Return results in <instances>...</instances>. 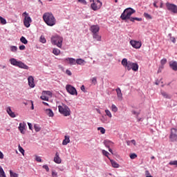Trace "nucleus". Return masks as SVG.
I'll return each instance as SVG.
<instances>
[{
    "instance_id": "f257e3e1",
    "label": "nucleus",
    "mask_w": 177,
    "mask_h": 177,
    "mask_svg": "<svg viewBox=\"0 0 177 177\" xmlns=\"http://www.w3.org/2000/svg\"><path fill=\"white\" fill-rule=\"evenodd\" d=\"M135 12V10H133V8H127L122 13L120 19H122V20H128V19H130V21H135V20H136L137 21H142V18L131 17V16H132V15H133Z\"/></svg>"
},
{
    "instance_id": "f03ea898",
    "label": "nucleus",
    "mask_w": 177,
    "mask_h": 177,
    "mask_svg": "<svg viewBox=\"0 0 177 177\" xmlns=\"http://www.w3.org/2000/svg\"><path fill=\"white\" fill-rule=\"evenodd\" d=\"M43 19L44 23L50 27H53L56 24V18H55L52 12H45L43 15Z\"/></svg>"
},
{
    "instance_id": "7ed1b4c3",
    "label": "nucleus",
    "mask_w": 177,
    "mask_h": 177,
    "mask_svg": "<svg viewBox=\"0 0 177 177\" xmlns=\"http://www.w3.org/2000/svg\"><path fill=\"white\" fill-rule=\"evenodd\" d=\"M58 110L60 114H62V115H64V117L71 115V110H70V108H68V106L64 104H62L61 105L58 106Z\"/></svg>"
},
{
    "instance_id": "20e7f679",
    "label": "nucleus",
    "mask_w": 177,
    "mask_h": 177,
    "mask_svg": "<svg viewBox=\"0 0 177 177\" xmlns=\"http://www.w3.org/2000/svg\"><path fill=\"white\" fill-rule=\"evenodd\" d=\"M10 63L12 66H15V67H19V68H24V70H28V66L26 65L21 61H17V59L12 58L10 59Z\"/></svg>"
},
{
    "instance_id": "39448f33",
    "label": "nucleus",
    "mask_w": 177,
    "mask_h": 177,
    "mask_svg": "<svg viewBox=\"0 0 177 177\" xmlns=\"http://www.w3.org/2000/svg\"><path fill=\"white\" fill-rule=\"evenodd\" d=\"M51 43L53 45H56L58 48H62L63 45V37L60 36H53L51 37Z\"/></svg>"
},
{
    "instance_id": "423d86ee",
    "label": "nucleus",
    "mask_w": 177,
    "mask_h": 177,
    "mask_svg": "<svg viewBox=\"0 0 177 177\" xmlns=\"http://www.w3.org/2000/svg\"><path fill=\"white\" fill-rule=\"evenodd\" d=\"M22 16L24 18V25L25 26V27H26L27 28H28V27H30V26H31V23L32 21V20L31 19V17H30V15H28V12H24L22 14Z\"/></svg>"
},
{
    "instance_id": "0eeeda50",
    "label": "nucleus",
    "mask_w": 177,
    "mask_h": 177,
    "mask_svg": "<svg viewBox=\"0 0 177 177\" xmlns=\"http://www.w3.org/2000/svg\"><path fill=\"white\" fill-rule=\"evenodd\" d=\"M52 91H44L41 93V96L40 97V99H41V100H46V102H49V97H52Z\"/></svg>"
},
{
    "instance_id": "6e6552de",
    "label": "nucleus",
    "mask_w": 177,
    "mask_h": 177,
    "mask_svg": "<svg viewBox=\"0 0 177 177\" xmlns=\"http://www.w3.org/2000/svg\"><path fill=\"white\" fill-rule=\"evenodd\" d=\"M90 2H93L91 4V8L93 10H99V9L102 8V2L99 0L96 1H95V0H90Z\"/></svg>"
},
{
    "instance_id": "1a4fd4ad",
    "label": "nucleus",
    "mask_w": 177,
    "mask_h": 177,
    "mask_svg": "<svg viewBox=\"0 0 177 177\" xmlns=\"http://www.w3.org/2000/svg\"><path fill=\"white\" fill-rule=\"evenodd\" d=\"M133 64V62H132L131 61H128V59L127 58H124L122 60V66H123V67L127 68L128 70V71H129L132 69Z\"/></svg>"
},
{
    "instance_id": "9d476101",
    "label": "nucleus",
    "mask_w": 177,
    "mask_h": 177,
    "mask_svg": "<svg viewBox=\"0 0 177 177\" xmlns=\"http://www.w3.org/2000/svg\"><path fill=\"white\" fill-rule=\"evenodd\" d=\"M166 6L168 10L177 15V6L173 3H167Z\"/></svg>"
},
{
    "instance_id": "9b49d317",
    "label": "nucleus",
    "mask_w": 177,
    "mask_h": 177,
    "mask_svg": "<svg viewBox=\"0 0 177 177\" xmlns=\"http://www.w3.org/2000/svg\"><path fill=\"white\" fill-rule=\"evenodd\" d=\"M66 89L67 92L70 93V95H78V93H77V89L70 84H67L66 86Z\"/></svg>"
},
{
    "instance_id": "f8f14e48",
    "label": "nucleus",
    "mask_w": 177,
    "mask_h": 177,
    "mask_svg": "<svg viewBox=\"0 0 177 177\" xmlns=\"http://www.w3.org/2000/svg\"><path fill=\"white\" fill-rule=\"evenodd\" d=\"M169 138L171 142L177 141V129H171Z\"/></svg>"
},
{
    "instance_id": "ddd939ff",
    "label": "nucleus",
    "mask_w": 177,
    "mask_h": 177,
    "mask_svg": "<svg viewBox=\"0 0 177 177\" xmlns=\"http://www.w3.org/2000/svg\"><path fill=\"white\" fill-rule=\"evenodd\" d=\"M130 44L135 49H140V48L142 47V42L138 41H135V40H131L130 41Z\"/></svg>"
},
{
    "instance_id": "4468645a",
    "label": "nucleus",
    "mask_w": 177,
    "mask_h": 177,
    "mask_svg": "<svg viewBox=\"0 0 177 177\" xmlns=\"http://www.w3.org/2000/svg\"><path fill=\"white\" fill-rule=\"evenodd\" d=\"M27 124H26L25 122H22L19 124V126L18 127L19 131H20L21 133H22V135H24V133H26V127Z\"/></svg>"
},
{
    "instance_id": "2eb2a0df",
    "label": "nucleus",
    "mask_w": 177,
    "mask_h": 177,
    "mask_svg": "<svg viewBox=\"0 0 177 177\" xmlns=\"http://www.w3.org/2000/svg\"><path fill=\"white\" fill-rule=\"evenodd\" d=\"M90 30L91 32H93V35L97 34V32H99V30H100V28L97 25H93L91 26Z\"/></svg>"
},
{
    "instance_id": "dca6fc26",
    "label": "nucleus",
    "mask_w": 177,
    "mask_h": 177,
    "mask_svg": "<svg viewBox=\"0 0 177 177\" xmlns=\"http://www.w3.org/2000/svg\"><path fill=\"white\" fill-rule=\"evenodd\" d=\"M28 82L30 88H34L35 86V84L34 83V77L32 76L28 77Z\"/></svg>"
},
{
    "instance_id": "f3484780",
    "label": "nucleus",
    "mask_w": 177,
    "mask_h": 177,
    "mask_svg": "<svg viewBox=\"0 0 177 177\" xmlns=\"http://www.w3.org/2000/svg\"><path fill=\"white\" fill-rule=\"evenodd\" d=\"M54 162L56 164H62V158H60L59 152H56L55 156L54 157Z\"/></svg>"
},
{
    "instance_id": "a211bd4d",
    "label": "nucleus",
    "mask_w": 177,
    "mask_h": 177,
    "mask_svg": "<svg viewBox=\"0 0 177 177\" xmlns=\"http://www.w3.org/2000/svg\"><path fill=\"white\" fill-rule=\"evenodd\" d=\"M6 111L8 115L11 117V118H15L16 114L15 113V112L12 111V109L10 108V106L7 107Z\"/></svg>"
},
{
    "instance_id": "6ab92c4d",
    "label": "nucleus",
    "mask_w": 177,
    "mask_h": 177,
    "mask_svg": "<svg viewBox=\"0 0 177 177\" xmlns=\"http://www.w3.org/2000/svg\"><path fill=\"white\" fill-rule=\"evenodd\" d=\"M169 64L174 71H177V62L176 61H171L169 62Z\"/></svg>"
},
{
    "instance_id": "aec40b11",
    "label": "nucleus",
    "mask_w": 177,
    "mask_h": 177,
    "mask_svg": "<svg viewBox=\"0 0 177 177\" xmlns=\"http://www.w3.org/2000/svg\"><path fill=\"white\" fill-rule=\"evenodd\" d=\"M115 91L117 92L118 99L119 100H122V93L121 92V88H118L115 89Z\"/></svg>"
},
{
    "instance_id": "412c9836",
    "label": "nucleus",
    "mask_w": 177,
    "mask_h": 177,
    "mask_svg": "<svg viewBox=\"0 0 177 177\" xmlns=\"http://www.w3.org/2000/svg\"><path fill=\"white\" fill-rule=\"evenodd\" d=\"M109 160L111 161L113 168H120V165L118 163L110 158H109Z\"/></svg>"
},
{
    "instance_id": "4be33fe9",
    "label": "nucleus",
    "mask_w": 177,
    "mask_h": 177,
    "mask_svg": "<svg viewBox=\"0 0 177 177\" xmlns=\"http://www.w3.org/2000/svg\"><path fill=\"white\" fill-rule=\"evenodd\" d=\"M45 111L46 114H47L48 117H53V115H55V113H53V111H52V109H47L45 110Z\"/></svg>"
},
{
    "instance_id": "5701e85b",
    "label": "nucleus",
    "mask_w": 177,
    "mask_h": 177,
    "mask_svg": "<svg viewBox=\"0 0 177 177\" xmlns=\"http://www.w3.org/2000/svg\"><path fill=\"white\" fill-rule=\"evenodd\" d=\"M68 143H70V137L65 136V138L62 142V145H63V146H66V145H68Z\"/></svg>"
},
{
    "instance_id": "b1692460",
    "label": "nucleus",
    "mask_w": 177,
    "mask_h": 177,
    "mask_svg": "<svg viewBox=\"0 0 177 177\" xmlns=\"http://www.w3.org/2000/svg\"><path fill=\"white\" fill-rule=\"evenodd\" d=\"M93 38L96 39V41H102V36L99 35L97 33H94L93 35Z\"/></svg>"
},
{
    "instance_id": "393cba45",
    "label": "nucleus",
    "mask_w": 177,
    "mask_h": 177,
    "mask_svg": "<svg viewBox=\"0 0 177 177\" xmlns=\"http://www.w3.org/2000/svg\"><path fill=\"white\" fill-rule=\"evenodd\" d=\"M131 70H133V71H138L139 70V65L136 63H133Z\"/></svg>"
},
{
    "instance_id": "a878e982",
    "label": "nucleus",
    "mask_w": 177,
    "mask_h": 177,
    "mask_svg": "<svg viewBox=\"0 0 177 177\" xmlns=\"http://www.w3.org/2000/svg\"><path fill=\"white\" fill-rule=\"evenodd\" d=\"M76 63H77V64H80L81 66L82 64H85L86 62H85V60H84L82 59H77L76 60Z\"/></svg>"
},
{
    "instance_id": "bb28decb",
    "label": "nucleus",
    "mask_w": 177,
    "mask_h": 177,
    "mask_svg": "<svg viewBox=\"0 0 177 177\" xmlns=\"http://www.w3.org/2000/svg\"><path fill=\"white\" fill-rule=\"evenodd\" d=\"M66 61H69L70 64H75L77 63V61L75 62V59L74 58H66Z\"/></svg>"
},
{
    "instance_id": "cd10ccee",
    "label": "nucleus",
    "mask_w": 177,
    "mask_h": 177,
    "mask_svg": "<svg viewBox=\"0 0 177 177\" xmlns=\"http://www.w3.org/2000/svg\"><path fill=\"white\" fill-rule=\"evenodd\" d=\"M144 17L145 19H147V20H151V19H153V17L147 12L144 13Z\"/></svg>"
},
{
    "instance_id": "c85d7f7f",
    "label": "nucleus",
    "mask_w": 177,
    "mask_h": 177,
    "mask_svg": "<svg viewBox=\"0 0 177 177\" xmlns=\"http://www.w3.org/2000/svg\"><path fill=\"white\" fill-rule=\"evenodd\" d=\"M0 177H6L5 171H3V169L1 166H0Z\"/></svg>"
},
{
    "instance_id": "c756f323",
    "label": "nucleus",
    "mask_w": 177,
    "mask_h": 177,
    "mask_svg": "<svg viewBox=\"0 0 177 177\" xmlns=\"http://www.w3.org/2000/svg\"><path fill=\"white\" fill-rule=\"evenodd\" d=\"M104 143L106 147H107L108 149H110V145L113 144L111 141H109V140H104Z\"/></svg>"
},
{
    "instance_id": "7c9ffc66",
    "label": "nucleus",
    "mask_w": 177,
    "mask_h": 177,
    "mask_svg": "<svg viewBox=\"0 0 177 177\" xmlns=\"http://www.w3.org/2000/svg\"><path fill=\"white\" fill-rule=\"evenodd\" d=\"M53 53L54 55H55V56H58V55H60V50L57 49V48H54L53 50Z\"/></svg>"
},
{
    "instance_id": "2f4dec72",
    "label": "nucleus",
    "mask_w": 177,
    "mask_h": 177,
    "mask_svg": "<svg viewBox=\"0 0 177 177\" xmlns=\"http://www.w3.org/2000/svg\"><path fill=\"white\" fill-rule=\"evenodd\" d=\"M111 111H113V113H117L118 111V108L115 104H112Z\"/></svg>"
},
{
    "instance_id": "473e14b6",
    "label": "nucleus",
    "mask_w": 177,
    "mask_h": 177,
    "mask_svg": "<svg viewBox=\"0 0 177 177\" xmlns=\"http://www.w3.org/2000/svg\"><path fill=\"white\" fill-rule=\"evenodd\" d=\"M162 95L165 97V99H171V95H168V93H165V91H162Z\"/></svg>"
},
{
    "instance_id": "72a5a7b5",
    "label": "nucleus",
    "mask_w": 177,
    "mask_h": 177,
    "mask_svg": "<svg viewBox=\"0 0 177 177\" xmlns=\"http://www.w3.org/2000/svg\"><path fill=\"white\" fill-rule=\"evenodd\" d=\"M20 41L21 42H22V44H24L25 45H26V44H28V41H27V39H26V37H21Z\"/></svg>"
},
{
    "instance_id": "f704fd0d",
    "label": "nucleus",
    "mask_w": 177,
    "mask_h": 177,
    "mask_svg": "<svg viewBox=\"0 0 177 177\" xmlns=\"http://www.w3.org/2000/svg\"><path fill=\"white\" fill-rule=\"evenodd\" d=\"M102 154L103 156H105V157H107L108 159L110 158V157H109V156H110V153L107 151L103 149Z\"/></svg>"
},
{
    "instance_id": "c9c22d12",
    "label": "nucleus",
    "mask_w": 177,
    "mask_h": 177,
    "mask_svg": "<svg viewBox=\"0 0 177 177\" xmlns=\"http://www.w3.org/2000/svg\"><path fill=\"white\" fill-rule=\"evenodd\" d=\"M169 165H172L177 167V160H171L169 162Z\"/></svg>"
},
{
    "instance_id": "e433bc0d",
    "label": "nucleus",
    "mask_w": 177,
    "mask_h": 177,
    "mask_svg": "<svg viewBox=\"0 0 177 177\" xmlns=\"http://www.w3.org/2000/svg\"><path fill=\"white\" fill-rule=\"evenodd\" d=\"M10 177H19V174L13 172L12 170H10Z\"/></svg>"
},
{
    "instance_id": "4c0bfd02",
    "label": "nucleus",
    "mask_w": 177,
    "mask_h": 177,
    "mask_svg": "<svg viewBox=\"0 0 177 177\" xmlns=\"http://www.w3.org/2000/svg\"><path fill=\"white\" fill-rule=\"evenodd\" d=\"M105 113L106 115H107V117H109V118H111V117H113V115H111V112H110L109 109L105 110Z\"/></svg>"
},
{
    "instance_id": "58836bf2",
    "label": "nucleus",
    "mask_w": 177,
    "mask_h": 177,
    "mask_svg": "<svg viewBox=\"0 0 177 177\" xmlns=\"http://www.w3.org/2000/svg\"><path fill=\"white\" fill-rule=\"evenodd\" d=\"M0 21H1V24L5 25L6 24V19H5L3 17L0 16Z\"/></svg>"
},
{
    "instance_id": "ea45409f",
    "label": "nucleus",
    "mask_w": 177,
    "mask_h": 177,
    "mask_svg": "<svg viewBox=\"0 0 177 177\" xmlns=\"http://www.w3.org/2000/svg\"><path fill=\"white\" fill-rule=\"evenodd\" d=\"M97 131H100V132H101V133H102V135H104V133H106V129H104V128H103V127H98Z\"/></svg>"
},
{
    "instance_id": "a19ab883",
    "label": "nucleus",
    "mask_w": 177,
    "mask_h": 177,
    "mask_svg": "<svg viewBox=\"0 0 177 177\" xmlns=\"http://www.w3.org/2000/svg\"><path fill=\"white\" fill-rule=\"evenodd\" d=\"M40 42H41V44H46V39H45V37H40Z\"/></svg>"
},
{
    "instance_id": "79ce46f5",
    "label": "nucleus",
    "mask_w": 177,
    "mask_h": 177,
    "mask_svg": "<svg viewBox=\"0 0 177 177\" xmlns=\"http://www.w3.org/2000/svg\"><path fill=\"white\" fill-rule=\"evenodd\" d=\"M19 151L20 152V153H21V154L23 155V156H24V149H23V147H21V146H20V145H19Z\"/></svg>"
},
{
    "instance_id": "37998d69",
    "label": "nucleus",
    "mask_w": 177,
    "mask_h": 177,
    "mask_svg": "<svg viewBox=\"0 0 177 177\" xmlns=\"http://www.w3.org/2000/svg\"><path fill=\"white\" fill-rule=\"evenodd\" d=\"M51 176L52 177H57V172H56V171H55V170H52Z\"/></svg>"
},
{
    "instance_id": "c03bdc74",
    "label": "nucleus",
    "mask_w": 177,
    "mask_h": 177,
    "mask_svg": "<svg viewBox=\"0 0 177 177\" xmlns=\"http://www.w3.org/2000/svg\"><path fill=\"white\" fill-rule=\"evenodd\" d=\"M136 157H138V155H136V153L130 154V158L131 160H135V158H136Z\"/></svg>"
},
{
    "instance_id": "a18cd8bd",
    "label": "nucleus",
    "mask_w": 177,
    "mask_h": 177,
    "mask_svg": "<svg viewBox=\"0 0 177 177\" xmlns=\"http://www.w3.org/2000/svg\"><path fill=\"white\" fill-rule=\"evenodd\" d=\"M34 128H35V131L36 132H39L41 131V128L39 127H38V125L35 124L34 126Z\"/></svg>"
},
{
    "instance_id": "49530a36",
    "label": "nucleus",
    "mask_w": 177,
    "mask_h": 177,
    "mask_svg": "<svg viewBox=\"0 0 177 177\" xmlns=\"http://www.w3.org/2000/svg\"><path fill=\"white\" fill-rule=\"evenodd\" d=\"M167 64V59H161L160 61V64L164 67V64Z\"/></svg>"
},
{
    "instance_id": "de8ad7c7",
    "label": "nucleus",
    "mask_w": 177,
    "mask_h": 177,
    "mask_svg": "<svg viewBox=\"0 0 177 177\" xmlns=\"http://www.w3.org/2000/svg\"><path fill=\"white\" fill-rule=\"evenodd\" d=\"M91 82H92V84H94V85H96V83L97 82L96 77H93L91 79Z\"/></svg>"
},
{
    "instance_id": "09e8293b",
    "label": "nucleus",
    "mask_w": 177,
    "mask_h": 177,
    "mask_svg": "<svg viewBox=\"0 0 177 177\" xmlns=\"http://www.w3.org/2000/svg\"><path fill=\"white\" fill-rule=\"evenodd\" d=\"M10 49H11L12 52H16V50H17V47L15 46H12L10 47Z\"/></svg>"
},
{
    "instance_id": "8fccbe9b",
    "label": "nucleus",
    "mask_w": 177,
    "mask_h": 177,
    "mask_svg": "<svg viewBox=\"0 0 177 177\" xmlns=\"http://www.w3.org/2000/svg\"><path fill=\"white\" fill-rule=\"evenodd\" d=\"M36 161H37V162H41V161H42V159H41V157H39V156H36Z\"/></svg>"
},
{
    "instance_id": "3c124183",
    "label": "nucleus",
    "mask_w": 177,
    "mask_h": 177,
    "mask_svg": "<svg viewBox=\"0 0 177 177\" xmlns=\"http://www.w3.org/2000/svg\"><path fill=\"white\" fill-rule=\"evenodd\" d=\"M78 2H80V3H82L83 5H86V0H77Z\"/></svg>"
},
{
    "instance_id": "603ef678",
    "label": "nucleus",
    "mask_w": 177,
    "mask_h": 177,
    "mask_svg": "<svg viewBox=\"0 0 177 177\" xmlns=\"http://www.w3.org/2000/svg\"><path fill=\"white\" fill-rule=\"evenodd\" d=\"M43 168L46 169L47 172H49V167H48V165H43Z\"/></svg>"
},
{
    "instance_id": "864d4df0",
    "label": "nucleus",
    "mask_w": 177,
    "mask_h": 177,
    "mask_svg": "<svg viewBox=\"0 0 177 177\" xmlns=\"http://www.w3.org/2000/svg\"><path fill=\"white\" fill-rule=\"evenodd\" d=\"M101 121H102V122H104V124H106V122H107V120H106V119L104 118V116H102V117Z\"/></svg>"
},
{
    "instance_id": "5fc2aeb1",
    "label": "nucleus",
    "mask_w": 177,
    "mask_h": 177,
    "mask_svg": "<svg viewBox=\"0 0 177 177\" xmlns=\"http://www.w3.org/2000/svg\"><path fill=\"white\" fill-rule=\"evenodd\" d=\"M164 68V66H160L158 70V73H161V71H162V69Z\"/></svg>"
},
{
    "instance_id": "6e6d98bb",
    "label": "nucleus",
    "mask_w": 177,
    "mask_h": 177,
    "mask_svg": "<svg viewBox=\"0 0 177 177\" xmlns=\"http://www.w3.org/2000/svg\"><path fill=\"white\" fill-rule=\"evenodd\" d=\"M150 171H149V170H146L145 171V176H146V177H147V176H150Z\"/></svg>"
},
{
    "instance_id": "4d7b16f0",
    "label": "nucleus",
    "mask_w": 177,
    "mask_h": 177,
    "mask_svg": "<svg viewBox=\"0 0 177 177\" xmlns=\"http://www.w3.org/2000/svg\"><path fill=\"white\" fill-rule=\"evenodd\" d=\"M19 49H20V50H24V49H26V46H24V45L20 46Z\"/></svg>"
},
{
    "instance_id": "13d9d810",
    "label": "nucleus",
    "mask_w": 177,
    "mask_h": 177,
    "mask_svg": "<svg viewBox=\"0 0 177 177\" xmlns=\"http://www.w3.org/2000/svg\"><path fill=\"white\" fill-rule=\"evenodd\" d=\"M3 153H2V151H0V160H3Z\"/></svg>"
},
{
    "instance_id": "bf43d9fd",
    "label": "nucleus",
    "mask_w": 177,
    "mask_h": 177,
    "mask_svg": "<svg viewBox=\"0 0 177 177\" xmlns=\"http://www.w3.org/2000/svg\"><path fill=\"white\" fill-rule=\"evenodd\" d=\"M66 73L67 74V75H72L71 71L68 69H67L66 71Z\"/></svg>"
},
{
    "instance_id": "052dcab7",
    "label": "nucleus",
    "mask_w": 177,
    "mask_h": 177,
    "mask_svg": "<svg viewBox=\"0 0 177 177\" xmlns=\"http://www.w3.org/2000/svg\"><path fill=\"white\" fill-rule=\"evenodd\" d=\"M170 39L171 42H173V44H175V42H176V39H175V37H171Z\"/></svg>"
},
{
    "instance_id": "680f3d73",
    "label": "nucleus",
    "mask_w": 177,
    "mask_h": 177,
    "mask_svg": "<svg viewBox=\"0 0 177 177\" xmlns=\"http://www.w3.org/2000/svg\"><path fill=\"white\" fill-rule=\"evenodd\" d=\"M131 142L133 143L134 146H136V141L135 140H131Z\"/></svg>"
},
{
    "instance_id": "e2e57ef3",
    "label": "nucleus",
    "mask_w": 177,
    "mask_h": 177,
    "mask_svg": "<svg viewBox=\"0 0 177 177\" xmlns=\"http://www.w3.org/2000/svg\"><path fill=\"white\" fill-rule=\"evenodd\" d=\"M133 114H134V115H139V113L136 112V111H133Z\"/></svg>"
},
{
    "instance_id": "0e129e2a",
    "label": "nucleus",
    "mask_w": 177,
    "mask_h": 177,
    "mask_svg": "<svg viewBox=\"0 0 177 177\" xmlns=\"http://www.w3.org/2000/svg\"><path fill=\"white\" fill-rule=\"evenodd\" d=\"M28 125L29 127V129H32V124H31V123H28Z\"/></svg>"
},
{
    "instance_id": "69168bd1",
    "label": "nucleus",
    "mask_w": 177,
    "mask_h": 177,
    "mask_svg": "<svg viewBox=\"0 0 177 177\" xmlns=\"http://www.w3.org/2000/svg\"><path fill=\"white\" fill-rule=\"evenodd\" d=\"M153 6H154V8H158V6L157 5V2L155 1L153 3Z\"/></svg>"
},
{
    "instance_id": "338daca9",
    "label": "nucleus",
    "mask_w": 177,
    "mask_h": 177,
    "mask_svg": "<svg viewBox=\"0 0 177 177\" xmlns=\"http://www.w3.org/2000/svg\"><path fill=\"white\" fill-rule=\"evenodd\" d=\"M42 103L43 104H44V106H49V104H48L47 102H43Z\"/></svg>"
},
{
    "instance_id": "774afa93",
    "label": "nucleus",
    "mask_w": 177,
    "mask_h": 177,
    "mask_svg": "<svg viewBox=\"0 0 177 177\" xmlns=\"http://www.w3.org/2000/svg\"><path fill=\"white\" fill-rule=\"evenodd\" d=\"M109 151H110L111 153V154H113V149H111V148H109Z\"/></svg>"
}]
</instances>
